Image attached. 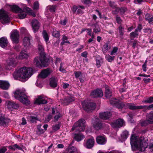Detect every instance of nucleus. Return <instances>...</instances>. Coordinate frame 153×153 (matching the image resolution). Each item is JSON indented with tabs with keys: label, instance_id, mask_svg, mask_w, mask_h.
I'll return each mask as SVG.
<instances>
[{
	"label": "nucleus",
	"instance_id": "obj_1",
	"mask_svg": "<svg viewBox=\"0 0 153 153\" xmlns=\"http://www.w3.org/2000/svg\"><path fill=\"white\" fill-rule=\"evenodd\" d=\"M143 137L137 138L134 134L132 135L130 138V143L133 151L138 150L140 151H145L148 146V143L144 142Z\"/></svg>",
	"mask_w": 153,
	"mask_h": 153
},
{
	"label": "nucleus",
	"instance_id": "obj_2",
	"mask_svg": "<svg viewBox=\"0 0 153 153\" xmlns=\"http://www.w3.org/2000/svg\"><path fill=\"white\" fill-rule=\"evenodd\" d=\"M32 75L33 70L32 68L23 67L14 73L13 76L15 79L19 77L22 79L24 81H25L28 80Z\"/></svg>",
	"mask_w": 153,
	"mask_h": 153
},
{
	"label": "nucleus",
	"instance_id": "obj_3",
	"mask_svg": "<svg viewBox=\"0 0 153 153\" xmlns=\"http://www.w3.org/2000/svg\"><path fill=\"white\" fill-rule=\"evenodd\" d=\"M29 56L28 54L27 53L26 51H21L18 56L14 54H12L11 57H9L6 61L7 66H5V69L9 70L11 69L12 67H14L16 66V62L14 57L17 59L22 60L27 59Z\"/></svg>",
	"mask_w": 153,
	"mask_h": 153
},
{
	"label": "nucleus",
	"instance_id": "obj_4",
	"mask_svg": "<svg viewBox=\"0 0 153 153\" xmlns=\"http://www.w3.org/2000/svg\"><path fill=\"white\" fill-rule=\"evenodd\" d=\"M10 8L13 12L18 13V17L21 19H23L26 17L27 15L26 13L33 17L36 16L35 13L29 8L27 7L24 8L23 10L18 6L15 5L11 6Z\"/></svg>",
	"mask_w": 153,
	"mask_h": 153
},
{
	"label": "nucleus",
	"instance_id": "obj_5",
	"mask_svg": "<svg viewBox=\"0 0 153 153\" xmlns=\"http://www.w3.org/2000/svg\"><path fill=\"white\" fill-rule=\"evenodd\" d=\"M25 89H17L14 92V96L15 99L19 101L24 104L27 105L30 104V102L25 94Z\"/></svg>",
	"mask_w": 153,
	"mask_h": 153
},
{
	"label": "nucleus",
	"instance_id": "obj_6",
	"mask_svg": "<svg viewBox=\"0 0 153 153\" xmlns=\"http://www.w3.org/2000/svg\"><path fill=\"white\" fill-rule=\"evenodd\" d=\"M48 59H46L45 56H40L35 58L34 63L36 67L41 68L43 66L46 67L48 65Z\"/></svg>",
	"mask_w": 153,
	"mask_h": 153
},
{
	"label": "nucleus",
	"instance_id": "obj_7",
	"mask_svg": "<svg viewBox=\"0 0 153 153\" xmlns=\"http://www.w3.org/2000/svg\"><path fill=\"white\" fill-rule=\"evenodd\" d=\"M85 120L81 119L76 122L74 124L71 129L72 131L76 130V131H82L85 128Z\"/></svg>",
	"mask_w": 153,
	"mask_h": 153
},
{
	"label": "nucleus",
	"instance_id": "obj_8",
	"mask_svg": "<svg viewBox=\"0 0 153 153\" xmlns=\"http://www.w3.org/2000/svg\"><path fill=\"white\" fill-rule=\"evenodd\" d=\"M10 18L8 13L3 9L0 10V22L3 24L8 23L10 22Z\"/></svg>",
	"mask_w": 153,
	"mask_h": 153
},
{
	"label": "nucleus",
	"instance_id": "obj_9",
	"mask_svg": "<svg viewBox=\"0 0 153 153\" xmlns=\"http://www.w3.org/2000/svg\"><path fill=\"white\" fill-rule=\"evenodd\" d=\"M52 71L49 68L47 69L43 70L39 75L38 76V79L37 80L36 83V85L39 87H41L40 82L39 81L40 78H44L47 77L51 73Z\"/></svg>",
	"mask_w": 153,
	"mask_h": 153
},
{
	"label": "nucleus",
	"instance_id": "obj_10",
	"mask_svg": "<svg viewBox=\"0 0 153 153\" xmlns=\"http://www.w3.org/2000/svg\"><path fill=\"white\" fill-rule=\"evenodd\" d=\"M82 108L86 111L89 112L94 110L96 108V104L93 102H88L84 101L82 102Z\"/></svg>",
	"mask_w": 153,
	"mask_h": 153
},
{
	"label": "nucleus",
	"instance_id": "obj_11",
	"mask_svg": "<svg viewBox=\"0 0 153 153\" xmlns=\"http://www.w3.org/2000/svg\"><path fill=\"white\" fill-rule=\"evenodd\" d=\"M10 37L13 43L17 44L19 42V34L17 30H15L11 32Z\"/></svg>",
	"mask_w": 153,
	"mask_h": 153
},
{
	"label": "nucleus",
	"instance_id": "obj_12",
	"mask_svg": "<svg viewBox=\"0 0 153 153\" xmlns=\"http://www.w3.org/2000/svg\"><path fill=\"white\" fill-rule=\"evenodd\" d=\"M128 108L131 109H139L142 108H145L147 107L148 109H149L150 108H152L153 109V104H151L147 106L146 105H135L133 104L128 103L127 105Z\"/></svg>",
	"mask_w": 153,
	"mask_h": 153
},
{
	"label": "nucleus",
	"instance_id": "obj_13",
	"mask_svg": "<svg viewBox=\"0 0 153 153\" xmlns=\"http://www.w3.org/2000/svg\"><path fill=\"white\" fill-rule=\"evenodd\" d=\"M31 37L30 35L25 36L23 40V44L25 48L26 49H29L31 47L30 40Z\"/></svg>",
	"mask_w": 153,
	"mask_h": 153
},
{
	"label": "nucleus",
	"instance_id": "obj_14",
	"mask_svg": "<svg viewBox=\"0 0 153 153\" xmlns=\"http://www.w3.org/2000/svg\"><path fill=\"white\" fill-rule=\"evenodd\" d=\"M92 124L93 127L96 130L101 129L103 126L102 124L98 118H95V120L93 121Z\"/></svg>",
	"mask_w": 153,
	"mask_h": 153
},
{
	"label": "nucleus",
	"instance_id": "obj_15",
	"mask_svg": "<svg viewBox=\"0 0 153 153\" xmlns=\"http://www.w3.org/2000/svg\"><path fill=\"white\" fill-rule=\"evenodd\" d=\"M92 97L94 98L101 97L103 96V92L100 89L93 90L91 94Z\"/></svg>",
	"mask_w": 153,
	"mask_h": 153
},
{
	"label": "nucleus",
	"instance_id": "obj_16",
	"mask_svg": "<svg viewBox=\"0 0 153 153\" xmlns=\"http://www.w3.org/2000/svg\"><path fill=\"white\" fill-rule=\"evenodd\" d=\"M110 102L111 105L119 109H122L124 106L123 104L120 103V101L115 98L112 99L110 100Z\"/></svg>",
	"mask_w": 153,
	"mask_h": 153
},
{
	"label": "nucleus",
	"instance_id": "obj_17",
	"mask_svg": "<svg viewBox=\"0 0 153 153\" xmlns=\"http://www.w3.org/2000/svg\"><path fill=\"white\" fill-rule=\"evenodd\" d=\"M111 126L113 128H118L125 125V122L123 119H119L112 123Z\"/></svg>",
	"mask_w": 153,
	"mask_h": 153
},
{
	"label": "nucleus",
	"instance_id": "obj_18",
	"mask_svg": "<svg viewBox=\"0 0 153 153\" xmlns=\"http://www.w3.org/2000/svg\"><path fill=\"white\" fill-rule=\"evenodd\" d=\"M94 143V139L93 137H92L87 140H84L83 145L86 148L88 149H91L93 147Z\"/></svg>",
	"mask_w": 153,
	"mask_h": 153
},
{
	"label": "nucleus",
	"instance_id": "obj_19",
	"mask_svg": "<svg viewBox=\"0 0 153 153\" xmlns=\"http://www.w3.org/2000/svg\"><path fill=\"white\" fill-rule=\"evenodd\" d=\"M74 100V97L70 95L65 97L64 100H62L61 102L64 105H66Z\"/></svg>",
	"mask_w": 153,
	"mask_h": 153
},
{
	"label": "nucleus",
	"instance_id": "obj_20",
	"mask_svg": "<svg viewBox=\"0 0 153 153\" xmlns=\"http://www.w3.org/2000/svg\"><path fill=\"white\" fill-rule=\"evenodd\" d=\"M31 25L34 32L35 33L39 29L40 24L37 20L34 19L31 22Z\"/></svg>",
	"mask_w": 153,
	"mask_h": 153
},
{
	"label": "nucleus",
	"instance_id": "obj_21",
	"mask_svg": "<svg viewBox=\"0 0 153 153\" xmlns=\"http://www.w3.org/2000/svg\"><path fill=\"white\" fill-rule=\"evenodd\" d=\"M10 86L9 82L6 81L0 80V88L3 90H7Z\"/></svg>",
	"mask_w": 153,
	"mask_h": 153
},
{
	"label": "nucleus",
	"instance_id": "obj_22",
	"mask_svg": "<svg viewBox=\"0 0 153 153\" xmlns=\"http://www.w3.org/2000/svg\"><path fill=\"white\" fill-rule=\"evenodd\" d=\"M47 101L44 99L43 97L42 96H38L37 98H36L35 101L34 102V103L39 105L40 104H45L47 103Z\"/></svg>",
	"mask_w": 153,
	"mask_h": 153
},
{
	"label": "nucleus",
	"instance_id": "obj_23",
	"mask_svg": "<svg viewBox=\"0 0 153 153\" xmlns=\"http://www.w3.org/2000/svg\"><path fill=\"white\" fill-rule=\"evenodd\" d=\"M111 115V113L109 111L102 112L99 114L100 117L104 120L109 119Z\"/></svg>",
	"mask_w": 153,
	"mask_h": 153
},
{
	"label": "nucleus",
	"instance_id": "obj_24",
	"mask_svg": "<svg viewBox=\"0 0 153 153\" xmlns=\"http://www.w3.org/2000/svg\"><path fill=\"white\" fill-rule=\"evenodd\" d=\"M97 143L100 145L105 144L107 141V139L104 136H99L96 138Z\"/></svg>",
	"mask_w": 153,
	"mask_h": 153
},
{
	"label": "nucleus",
	"instance_id": "obj_25",
	"mask_svg": "<svg viewBox=\"0 0 153 153\" xmlns=\"http://www.w3.org/2000/svg\"><path fill=\"white\" fill-rule=\"evenodd\" d=\"M85 137L81 133L75 134L74 135V139L78 142L80 141L83 139Z\"/></svg>",
	"mask_w": 153,
	"mask_h": 153
},
{
	"label": "nucleus",
	"instance_id": "obj_26",
	"mask_svg": "<svg viewBox=\"0 0 153 153\" xmlns=\"http://www.w3.org/2000/svg\"><path fill=\"white\" fill-rule=\"evenodd\" d=\"M105 96L107 99L109 98L112 96V92L108 86H105Z\"/></svg>",
	"mask_w": 153,
	"mask_h": 153
},
{
	"label": "nucleus",
	"instance_id": "obj_27",
	"mask_svg": "<svg viewBox=\"0 0 153 153\" xmlns=\"http://www.w3.org/2000/svg\"><path fill=\"white\" fill-rule=\"evenodd\" d=\"M8 43L7 38L5 37H2L0 38V46L2 48L6 47Z\"/></svg>",
	"mask_w": 153,
	"mask_h": 153
},
{
	"label": "nucleus",
	"instance_id": "obj_28",
	"mask_svg": "<svg viewBox=\"0 0 153 153\" xmlns=\"http://www.w3.org/2000/svg\"><path fill=\"white\" fill-rule=\"evenodd\" d=\"M9 122V119L4 117V116L0 117V125L4 126Z\"/></svg>",
	"mask_w": 153,
	"mask_h": 153
},
{
	"label": "nucleus",
	"instance_id": "obj_29",
	"mask_svg": "<svg viewBox=\"0 0 153 153\" xmlns=\"http://www.w3.org/2000/svg\"><path fill=\"white\" fill-rule=\"evenodd\" d=\"M50 85L51 87L55 88L57 85V81L54 77H52L50 79Z\"/></svg>",
	"mask_w": 153,
	"mask_h": 153
},
{
	"label": "nucleus",
	"instance_id": "obj_30",
	"mask_svg": "<svg viewBox=\"0 0 153 153\" xmlns=\"http://www.w3.org/2000/svg\"><path fill=\"white\" fill-rule=\"evenodd\" d=\"M147 119L149 121V122L153 124V111L150 112L147 115Z\"/></svg>",
	"mask_w": 153,
	"mask_h": 153
},
{
	"label": "nucleus",
	"instance_id": "obj_31",
	"mask_svg": "<svg viewBox=\"0 0 153 153\" xmlns=\"http://www.w3.org/2000/svg\"><path fill=\"white\" fill-rule=\"evenodd\" d=\"M145 19L149 21V23L151 24L153 21V15H151L148 13L146 14L145 16Z\"/></svg>",
	"mask_w": 153,
	"mask_h": 153
},
{
	"label": "nucleus",
	"instance_id": "obj_32",
	"mask_svg": "<svg viewBox=\"0 0 153 153\" xmlns=\"http://www.w3.org/2000/svg\"><path fill=\"white\" fill-rule=\"evenodd\" d=\"M42 35L45 41L47 43L49 39V36L45 30H44L43 31Z\"/></svg>",
	"mask_w": 153,
	"mask_h": 153
},
{
	"label": "nucleus",
	"instance_id": "obj_33",
	"mask_svg": "<svg viewBox=\"0 0 153 153\" xmlns=\"http://www.w3.org/2000/svg\"><path fill=\"white\" fill-rule=\"evenodd\" d=\"M68 153H77L76 149L74 147L68 148Z\"/></svg>",
	"mask_w": 153,
	"mask_h": 153
},
{
	"label": "nucleus",
	"instance_id": "obj_34",
	"mask_svg": "<svg viewBox=\"0 0 153 153\" xmlns=\"http://www.w3.org/2000/svg\"><path fill=\"white\" fill-rule=\"evenodd\" d=\"M52 35L54 37L58 38L60 36V33L58 31H56L55 29H53Z\"/></svg>",
	"mask_w": 153,
	"mask_h": 153
},
{
	"label": "nucleus",
	"instance_id": "obj_35",
	"mask_svg": "<svg viewBox=\"0 0 153 153\" xmlns=\"http://www.w3.org/2000/svg\"><path fill=\"white\" fill-rule=\"evenodd\" d=\"M110 48V46H108V44H105L103 46L102 48V51L104 53H106L107 51L109 50Z\"/></svg>",
	"mask_w": 153,
	"mask_h": 153
},
{
	"label": "nucleus",
	"instance_id": "obj_36",
	"mask_svg": "<svg viewBox=\"0 0 153 153\" xmlns=\"http://www.w3.org/2000/svg\"><path fill=\"white\" fill-rule=\"evenodd\" d=\"M6 104H7V105L8 106V107L9 108L11 107L13 108H15V105L16 106V107L18 106L17 105H16L15 103H14L13 102L10 101L7 102Z\"/></svg>",
	"mask_w": 153,
	"mask_h": 153
},
{
	"label": "nucleus",
	"instance_id": "obj_37",
	"mask_svg": "<svg viewBox=\"0 0 153 153\" xmlns=\"http://www.w3.org/2000/svg\"><path fill=\"white\" fill-rule=\"evenodd\" d=\"M149 124H152L149 122V120L147 119V120L142 121L141 122V125L142 126H145Z\"/></svg>",
	"mask_w": 153,
	"mask_h": 153
},
{
	"label": "nucleus",
	"instance_id": "obj_38",
	"mask_svg": "<svg viewBox=\"0 0 153 153\" xmlns=\"http://www.w3.org/2000/svg\"><path fill=\"white\" fill-rule=\"evenodd\" d=\"M128 135V132L127 131H124L121 134L122 138L124 139H127Z\"/></svg>",
	"mask_w": 153,
	"mask_h": 153
},
{
	"label": "nucleus",
	"instance_id": "obj_39",
	"mask_svg": "<svg viewBox=\"0 0 153 153\" xmlns=\"http://www.w3.org/2000/svg\"><path fill=\"white\" fill-rule=\"evenodd\" d=\"M8 148L12 150H14L16 149H20L21 148L17 144H15L13 145L10 146L8 147Z\"/></svg>",
	"mask_w": 153,
	"mask_h": 153
},
{
	"label": "nucleus",
	"instance_id": "obj_40",
	"mask_svg": "<svg viewBox=\"0 0 153 153\" xmlns=\"http://www.w3.org/2000/svg\"><path fill=\"white\" fill-rule=\"evenodd\" d=\"M114 56H111L109 55H106L105 56L106 59L109 62H111L114 59Z\"/></svg>",
	"mask_w": 153,
	"mask_h": 153
},
{
	"label": "nucleus",
	"instance_id": "obj_41",
	"mask_svg": "<svg viewBox=\"0 0 153 153\" xmlns=\"http://www.w3.org/2000/svg\"><path fill=\"white\" fill-rule=\"evenodd\" d=\"M27 118L29 121L32 122H34L37 120V118L36 117H33L32 116H28Z\"/></svg>",
	"mask_w": 153,
	"mask_h": 153
},
{
	"label": "nucleus",
	"instance_id": "obj_42",
	"mask_svg": "<svg viewBox=\"0 0 153 153\" xmlns=\"http://www.w3.org/2000/svg\"><path fill=\"white\" fill-rule=\"evenodd\" d=\"M118 51V48L115 47L113 48L112 51H111L110 55H114L116 54V53Z\"/></svg>",
	"mask_w": 153,
	"mask_h": 153
},
{
	"label": "nucleus",
	"instance_id": "obj_43",
	"mask_svg": "<svg viewBox=\"0 0 153 153\" xmlns=\"http://www.w3.org/2000/svg\"><path fill=\"white\" fill-rule=\"evenodd\" d=\"M47 8L51 12H54L55 11L56 7L55 5H50L47 7Z\"/></svg>",
	"mask_w": 153,
	"mask_h": 153
},
{
	"label": "nucleus",
	"instance_id": "obj_44",
	"mask_svg": "<svg viewBox=\"0 0 153 153\" xmlns=\"http://www.w3.org/2000/svg\"><path fill=\"white\" fill-rule=\"evenodd\" d=\"M61 126V123H59L57 124H56L55 126H52V129L54 131H57L60 128Z\"/></svg>",
	"mask_w": 153,
	"mask_h": 153
},
{
	"label": "nucleus",
	"instance_id": "obj_45",
	"mask_svg": "<svg viewBox=\"0 0 153 153\" xmlns=\"http://www.w3.org/2000/svg\"><path fill=\"white\" fill-rule=\"evenodd\" d=\"M74 74L76 78L82 76V74L80 71H75L74 72Z\"/></svg>",
	"mask_w": 153,
	"mask_h": 153
},
{
	"label": "nucleus",
	"instance_id": "obj_46",
	"mask_svg": "<svg viewBox=\"0 0 153 153\" xmlns=\"http://www.w3.org/2000/svg\"><path fill=\"white\" fill-rule=\"evenodd\" d=\"M143 102L152 103L153 102V97H150L148 98L146 100L142 101Z\"/></svg>",
	"mask_w": 153,
	"mask_h": 153
},
{
	"label": "nucleus",
	"instance_id": "obj_47",
	"mask_svg": "<svg viewBox=\"0 0 153 153\" xmlns=\"http://www.w3.org/2000/svg\"><path fill=\"white\" fill-rule=\"evenodd\" d=\"M150 143L149 144V149L152 153H153V140H150Z\"/></svg>",
	"mask_w": 153,
	"mask_h": 153
},
{
	"label": "nucleus",
	"instance_id": "obj_48",
	"mask_svg": "<svg viewBox=\"0 0 153 153\" xmlns=\"http://www.w3.org/2000/svg\"><path fill=\"white\" fill-rule=\"evenodd\" d=\"M137 31H136V30L134 32H133L130 33V36L131 37H137L138 36V33H137Z\"/></svg>",
	"mask_w": 153,
	"mask_h": 153
},
{
	"label": "nucleus",
	"instance_id": "obj_49",
	"mask_svg": "<svg viewBox=\"0 0 153 153\" xmlns=\"http://www.w3.org/2000/svg\"><path fill=\"white\" fill-rule=\"evenodd\" d=\"M56 115L55 116L54 118L55 120L57 121L61 117V115L59 112L57 111L56 112Z\"/></svg>",
	"mask_w": 153,
	"mask_h": 153
},
{
	"label": "nucleus",
	"instance_id": "obj_50",
	"mask_svg": "<svg viewBox=\"0 0 153 153\" xmlns=\"http://www.w3.org/2000/svg\"><path fill=\"white\" fill-rule=\"evenodd\" d=\"M100 31V29L98 26H96L95 28H94L93 30V33H97L98 32Z\"/></svg>",
	"mask_w": 153,
	"mask_h": 153
},
{
	"label": "nucleus",
	"instance_id": "obj_51",
	"mask_svg": "<svg viewBox=\"0 0 153 153\" xmlns=\"http://www.w3.org/2000/svg\"><path fill=\"white\" fill-rule=\"evenodd\" d=\"M64 65V63H61L60 64L59 68V70L62 72H64L65 70L63 68V65Z\"/></svg>",
	"mask_w": 153,
	"mask_h": 153
},
{
	"label": "nucleus",
	"instance_id": "obj_52",
	"mask_svg": "<svg viewBox=\"0 0 153 153\" xmlns=\"http://www.w3.org/2000/svg\"><path fill=\"white\" fill-rule=\"evenodd\" d=\"M39 7V4L38 1H36L34 2L33 6L34 9H37Z\"/></svg>",
	"mask_w": 153,
	"mask_h": 153
},
{
	"label": "nucleus",
	"instance_id": "obj_53",
	"mask_svg": "<svg viewBox=\"0 0 153 153\" xmlns=\"http://www.w3.org/2000/svg\"><path fill=\"white\" fill-rule=\"evenodd\" d=\"M147 61L146 60L145 61V62L144 64L143 65L142 67L143 69V71H146V64H147Z\"/></svg>",
	"mask_w": 153,
	"mask_h": 153
},
{
	"label": "nucleus",
	"instance_id": "obj_54",
	"mask_svg": "<svg viewBox=\"0 0 153 153\" xmlns=\"http://www.w3.org/2000/svg\"><path fill=\"white\" fill-rule=\"evenodd\" d=\"M38 47L39 50L41 51H42L44 50L43 47L41 44H39Z\"/></svg>",
	"mask_w": 153,
	"mask_h": 153
},
{
	"label": "nucleus",
	"instance_id": "obj_55",
	"mask_svg": "<svg viewBox=\"0 0 153 153\" xmlns=\"http://www.w3.org/2000/svg\"><path fill=\"white\" fill-rule=\"evenodd\" d=\"M41 125H38L37 126V128L39 131H40V132L43 133L44 132V131L43 129L41 128Z\"/></svg>",
	"mask_w": 153,
	"mask_h": 153
},
{
	"label": "nucleus",
	"instance_id": "obj_56",
	"mask_svg": "<svg viewBox=\"0 0 153 153\" xmlns=\"http://www.w3.org/2000/svg\"><path fill=\"white\" fill-rule=\"evenodd\" d=\"M21 32L22 33H26L27 30L24 27H22L20 29Z\"/></svg>",
	"mask_w": 153,
	"mask_h": 153
},
{
	"label": "nucleus",
	"instance_id": "obj_57",
	"mask_svg": "<svg viewBox=\"0 0 153 153\" xmlns=\"http://www.w3.org/2000/svg\"><path fill=\"white\" fill-rule=\"evenodd\" d=\"M96 65L98 68L101 66L100 62L99 60L96 59Z\"/></svg>",
	"mask_w": 153,
	"mask_h": 153
},
{
	"label": "nucleus",
	"instance_id": "obj_58",
	"mask_svg": "<svg viewBox=\"0 0 153 153\" xmlns=\"http://www.w3.org/2000/svg\"><path fill=\"white\" fill-rule=\"evenodd\" d=\"M7 149L5 147H4L0 149V153H4L6 151Z\"/></svg>",
	"mask_w": 153,
	"mask_h": 153
},
{
	"label": "nucleus",
	"instance_id": "obj_59",
	"mask_svg": "<svg viewBox=\"0 0 153 153\" xmlns=\"http://www.w3.org/2000/svg\"><path fill=\"white\" fill-rule=\"evenodd\" d=\"M3 96L4 98H6L8 99L9 98V96L8 94L6 92H4V93Z\"/></svg>",
	"mask_w": 153,
	"mask_h": 153
},
{
	"label": "nucleus",
	"instance_id": "obj_60",
	"mask_svg": "<svg viewBox=\"0 0 153 153\" xmlns=\"http://www.w3.org/2000/svg\"><path fill=\"white\" fill-rule=\"evenodd\" d=\"M116 20L118 24H120L121 22V20L120 18L118 16H117L116 18Z\"/></svg>",
	"mask_w": 153,
	"mask_h": 153
},
{
	"label": "nucleus",
	"instance_id": "obj_61",
	"mask_svg": "<svg viewBox=\"0 0 153 153\" xmlns=\"http://www.w3.org/2000/svg\"><path fill=\"white\" fill-rule=\"evenodd\" d=\"M142 29V26L140 25H139L138 27L135 29L136 31H140Z\"/></svg>",
	"mask_w": 153,
	"mask_h": 153
},
{
	"label": "nucleus",
	"instance_id": "obj_62",
	"mask_svg": "<svg viewBox=\"0 0 153 153\" xmlns=\"http://www.w3.org/2000/svg\"><path fill=\"white\" fill-rule=\"evenodd\" d=\"M66 19H64V20L61 21L60 23L61 25H65L66 24Z\"/></svg>",
	"mask_w": 153,
	"mask_h": 153
},
{
	"label": "nucleus",
	"instance_id": "obj_63",
	"mask_svg": "<svg viewBox=\"0 0 153 153\" xmlns=\"http://www.w3.org/2000/svg\"><path fill=\"white\" fill-rule=\"evenodd\" d=\"M87 33L88 35L91 36V35L92 30L91 29H86Z\"/></svg>",
	"mask_w": 153,
	"mask_h": 153
},
{
	"label": "nucleus",
	"instance_id": "obj_64",
	"mask_svg": "<svg viewBox=\"0 0 153 153\" xmlns=\"http://www.w3.org/2000/svg\"><path fill=\"white\" fill-rule=\"evenodd\" d=\"M109 5L112 7H115V4L114 2L110 1L109 2Z\"/></svg>",
	"mask_w": 153,
	"mask_h": 153
}]
</instances>
